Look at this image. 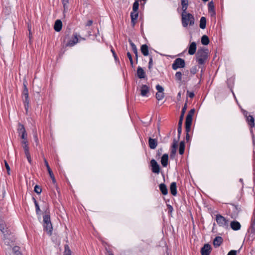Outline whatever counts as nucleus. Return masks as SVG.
Listing matches in <instances>:
<instances>
[{"label":"nucleus","instance_id":"33","mask_svg":"<svg viewBox=\"0 0 255 255\" xmlns=\"http://www.w3.org/2000/svg\"><path fill=\"white\" fill-rule=\"evenodd\" d=\"M184 149H185L184 142V141H181V142H180V143L179 144V154L181 155L183 154L184 152Z\"/></svg>","mask_w":255,"mask_h":255},{"label":"nucleus","instance_id":"2","mask_svg":"<svg viewBox=\"0 0 255 255\" xmlns=\"http://www.w3.org/2000/svg\"><path fill=\"white\" fill-rule=\"evenodd\" d=\"M181 22L184 27H186L188 25L192 26L194 24V17L189 13H182Z\"/></svg>","mask_w":255,"mask_h":255},{"label":"nucleus","instance_id":"19","mask_svg":"<svg viewBox=\"0 0 255 255\" xmlns=\"http://www.w3.org/2000/svg\"><path fill=\"white\" fill-rule=\"evenodd\" d=\"M149 146L151 149H155L157 145V141L155 139L150 137L149 138Z\"/></svg>","mask_w":255,"mask_h":255},{"label":"nucleus","instance_id":"3","mask_svg":"<svg viewBox=\"0 0 255 255\" xmlns=\"http://www.w3.org/2000/svg\"><path fill=\"white\" fill-rule=\"evenodd\" d=\"M208 50L207 49H199L196 54L197 61L199 64H204L208 58Z\"/></svg>","mask_w":255,"mask_h":255},{"label":"nucleus","instance_id":"61","mask_svg":"<svg viewBox=\"0 0 255 255\" xmlns=\"http://www.w3.org/2000/svg\"><path fill=\"white\" fill-rule=\"evenodd\" d=\"M107 255H114L111 252H109Z\"/></svg>","mask_w":255,"mask_h":255},{"label":"nucleus","instance_id":"59","mask_svg":"<svg viewBox=\"0 0 255 255\" xmlns=\"http://www.w3.org/2000/svg\"><path fill=\"white\" fill-rule=\"evenodd\" d=\"M169 208L170 211L171 212L173 210V208L172 207V206L170 205H169Z\"/></svg>","mask_w":255,"mask_h":255},{"label":"nucleus","instance_id":"22","mask_svg":"<svg viewBox=\"0 0 255 255\" xmlns=\"http://www.w3.org/2000/svg\"><path fill=\"white\" fill-rule=\"evenodd\" d=\"M223 242V239L221 237H217L213 241V245L215 247H219Z\"/></svg>","mask_w":255,"mask_h":255},{"label":"nucleus","instance_id":"39","mask_svg":"<svg viewBox=\"0 0 255 255\" xmlns=\"http://www.w3.org/2000/svg\"><path fill=\"white\" fill-rule=\"evenodd\" d=\"M33 200H34V204H35V208H36V213L37 214H39L40 209L39 205H38L37 202L36 201V200L34 198H33Z\"/></svg>","mask_w":255,"mask_h":255},{"label":"nucleus","instance_id":"53","mask_svg":"<svg viewBox=\"0 0 255 255\" xmlns=\"http://www.w3.org/2000/svg\"><path fill=\"white\" fill-rule=\"evenodd\" d=\"M50 178H51L52 180V182L53 183H55L56 182V180L55 179V177H54V174H51V175H49Z\"/></svg>","mask_w":255,"mask_h":255},{"label":"nucleus","instance_id":"35","mask_svg":"<svg viewBox=\"0 0 255 255\" xmlns=\"http://www.w3.org/2000/svg\"><path fill=\"white\" fill-rule=\"evenodd\" d=\"M44 163H45V165L47 168V171L48 172V173L49 174V175H51V174H53L49 164H48V163L47 162V161L46 160V159H45V158H44Z\"/></svg>","mask_w":255,"mask_h":255},{"label":"nucleus","instance_id":"12","mask_svg":"<svg viewBox=\"0 0 255 255\" xmlns=\"http://www.w3.org/2000/svg\"><path fill=\"white\" fill-rule=\"evenodd\" d=\"M140 95L143 97H147L149 88L147 85H142L140 88Z\"/></svg>","mask_w":255,"mask_h":255},{"label":"nucleus","instance_id":"11","mask_svg":"<svg viewBox=\"0 0 255 255\" xmlns=\"http://www.w3.org/2000/svg\"><path fill=\"white\" fill-rule=\"evenodd\" d=\"M151 166L152 167V171L153 173L158 174L160 171L159 166L154 159L150 161Z\"/></svg>","mask_w":255,"mask_h":255},{"label":"nucleus","instance_id":"8","mask_svg":"<svg viewBox=\"0 0 255 255\" xmlns=\"http://www.w3.org/2000/svg\"><path fill=\"white\" fill-rule=\"evenodd\" d=\"M185 66V63L184 59L180 58L176 59L172 65V69L174 70L178 68H183Z\"/></svg>","mask_w":255,"mask_h":255},{"label":"nucleus","instance_id":"1","mask_svg":"<svg viewBox=\"0 0 255 255\" xmlns=\"http://www.w3.org/2000/svg\"><path fill=\"white\" fill-rule=\"evenodd\" d=\"M195 110L194 109H191L188 113L185 121V128H186V140L188 141L190 138L189 132L191 129V126L192 122V117L195 113Z\"/></svg>","mask_w":255,"mask_h":255},{"label":"nucleus","instance_id":"32","mask_svg":"<svg viewBox=\"0 0 255 255\" xmlns=\"http://www.w3.org/2000/svg\"><path fill=\"white\" fill-rule=\"evenodd\" d=\"M183 118H181V117H180L179 121L178 123V127L177 129L178 133V138L180 137V134L181 133L182 131V121Z\"/></svg>","mask_w":255,"mask_h":255},{"label":"nucleus","instance_id":"58","mask_svg":"<svg viewBox=\"0 0 255 255\" xmlns=\"http://www.w3.org/2000/svg\"><path fill=\"white\" fill-rule=\"evenodd\" d=\"M177 97L178 98H180L181 97V93L179 92L177 95Z\"/></svg>","mask_w":255,"mask_h":255},{"label":"nucleus","instance_id":"54","mask_svg":"<svg viewBox=\"0 0 255 255\" xmlns=\"http://www.w3.org/2000/svg\"><path fill=\"white\" fill-rule=\"evenodd\" d=\"M93 23V21L91 20H89L87 21V23L86 24V25L87 26H90Z\"/></svg>","mask_w":255,"mask_h":255},{"label":"nucleus","instance_id":"55","mask_svg":"<svg viewBox=\"0 0 255 255\" xmlns=\"http://www.w3.org/2000/svg\"><path fill=\"white\" fill-rule=\"evenodd\" d=\"M28 31H29V39L30 40L32 38V34H31L29 26H28Z\"/></svg>","mask_w":255,"mask_h":255},{"label":"nucleus","instance_id":"63","mask_svg":"<svg viewBox=\"0 0 255 255\" xmlns=\"http://www.w3.org/2000/svg\"><path fill=\"white\" fill-rule=\"evenodd\" d=\"M79 37H80V39H82V40H85V38H82V37H81L80 36H79Z\"/></svg>","mask_w":255,"mask_h":255},{"label":"nucleus","instance_id":"25","mask_svg":"<svg viewBox=\"0 0 255 255\" xmlns=\"http://www.w3.org/2000/svg\"><path fill=\"white\" fill-rule=\"evenodd\" d=\"M141 52L144 56H147L148 53V47L147 45L143 44L141 46Z\"/></svg>","mask_w":255,"mask_h":255},{"label":"nucleus","instance_id":"24","mask_svg":"<svg viewBox=\"0 0 255 255\" xmlns=\"http://www.w3.org/2000/svg\"><path fill=\"white\" fill-rule=\"evenodd\" d=\"M170 190L171 193L173 195L175 196L177 194L176 191V183L175 182H172L170 187Z\"/></svg>","mask_w":255,"mask_h":255},{"label":"nucleus","instance_id":"13","mask_svg":"<svg viewBox=\"0 0 255 255\" xmlns=\"http://www.w3.org/2000/svg\"><path fill=\"white\" fill-rule=\"evenodd\" d=\"M211 246L208 244H205L203 248H202L201 250V253L202 255H210L211 253Z\"/></svg>","mask_w":255,"mask_h":255},{"label":"nucleus","instance_id":"36","mask_svg":"<svg viewBox=\"0 0 255 255\" xmlns=\"http://www.w3.org/2000/svg\"><path fill=\"white\" fill-rule=\"evenodd\" d=\"M164 97V93L161 92H157L156 94V98L157 100L160 101Z\"/></svg>","mask_w":255,"mask_h":255},{"label":"nucleus","instance_id":"45","mask_svg":"<svg viewBox=\"0 0 255 255\" xmlns=\"http://www.w3.org/2000/svg\"><path fill=\"white\" fill-rule=\"evenodd\" d=\"M4 165H5V167L7 170V173H8V174L9 175L10 174V167L8 165V164L6 160H4Z\"/></svg>","mask_w":255,"mask_h":255},{"label":"nucleus","instance_id":"44","mask_svg":"<svg viewBox=\"0 0 255 255\" xmlns=\"http://www.w3.org/2000/svg\"><path fill=\"white\" fill-rule=\"evenodd\" d=\"M156 89L157 90V92L164 93V89L161 86L159 85H157L156 86Z\"/></svg>","mask_w":255,"mask_h":255},{"label":"nucleus","instance_id":"15","mask_svg":"<svg viewBox=\"0 0 255 255\" xmlns=\"http://www.w3.org/2000/svg\"><path fill=\"white\" fill-rule=\"evenodd\" d=\"M196 51V44L195 42H192L189 46L188 49V53L190 55H193L195 53Z\"/></svg>","mask_w":255,"mask_h":255},{"label":"nucleus","instance_id":"10","mask_svg":"<svg viewBox=\"0 0 255 255\" xmlns=\"http://www.w3.org/2000/svg\"><path fill=\"white\" fill-rule=\"evenodd\" d=\"M23 95V101L25 109L27 111L29 107V97H28V91L27 88L23 89L22 92Z\"/></svg>","mask_w":255,"mask_h":255},{"label":"nucleus","instance_id":"40","mask_svg":"<svg viewBox=\"0 0 255 255\" xmlns=\"http://www.w3.org/2000/svg\"><path fill=\"white\" fill-rule=\"evenodd\" d=\"M175 77L177 80L181 81L182 80V73L180 72H177Z\"/></svg>","mask_w":255,"mask_h":255},{"label":"nucleus","instance_id":"5","mask_svg":"<svg viewBox=\"0 0 255 255\" xmlns=\"http://www.w3.org/2000/svg\"><path fill=\"white\" fill-rule=\"evenodd\" d=\"M0 230L4 235V244L7 245H9V238L7 237L8 235H10L9 231L7 230V228H6L5 224L3 222V221L1 220H0Z\"/></svg>","mask_w":255,"mask_h":255},{"label":"nucleus","instance_id":"17","mask_svg":"<svg viewBox=\"0 0 255 255\" xmlns=\"http://www.w3.org/2000/svg\"><path fill=\"white\" fill-rule=\"evenodd\" d=\"M168 155L167 154H164L161 157V163L163 167H166L168 164Z\"/></svg>","mask_w":255,"mask_h":255},{"label":"nucleus","instance_id":"9","mask_svg":"<svg viewBox=\"0 0 255 255\" xmlns=\"http://www.w3.org/2000/svg\"><path fill=\"white\" fill-rule=\"evenodd\" d=\"M21 145L22 148H23L24 152L25 155V156L30 164L32 163V159L30 156V154L29 152V147H28V142H21Z\"/></svg>","mask_w":255,"mask_h":255},{"label":"nucleus","instance_id":"51","mask_svg":"<svg viewBox=\"0 0 255 255\" xmlns=\"http://www.w3.org/2000/svg\"><path fill=\"white\" fill-rule=\"evenodd\" d=\"M152 66V58L151 57L149 59V61L148 63V68L150 69Z\"/></svg>","mask_w":255,"mask_h":255},{"label":"nucleus","instance_id":"31","mask_svg":"<svg viewBox=\"0 0 255 255\" xmlns=\"http://www.w3.org/2000/svg\"><path fill=\"white\" fill-rule=\"evenodd\" d=\"M251 231L252 233H255V210L254 213V216L252 221Z\"/></svg>","mask_w":255,"mask_h":255},{"label":"nucleus","instance_id":"62","mask_svg":"<svg viewBox=\"0 0 255 255\" xmlns=\"http://www.w3.org/2000/svg\"><path fill=\"white\" fill-rule=\"evenodd\" d=\"M23 86H24V88H27L26 86V85L24 83H23Z\"/></svg>","mask_w":255,"mask_h":255},{"label":"nucleus","instance_id":"46","mask_svg":"<svg viewBox=\"0 0 255 255\" xmlns=\"http://www.w3.org/2000/svg\"><path fill=\"white\" fill-rule=\"evenodd\" d=\"M127 56H128V58H129L131 65L132 66L133 63V60L132 59L131 55L130 54V53L129 52H128L127 53Z\"/></svg>","mask_w":255,"mask_h":255},{"label":"nucleus","instance_id":"23","mask_svg":"<svg viewBox=\"0 0 255 255\" xmlns=\"http://www.w3.org/2000/svg\"><path fill=\"white\" fill-rule=\"evenodd\" d=\"M182 13H187L186 10L188 5V0H181Z\"/></svg>","mask_w":255,"mask_h":255},{"label":"nucleus","instance_id":"6","mask_svg":"<svg viewBox=\"0 0 255 255\" xmlns=\"http://www.w3.org/2000/svg\"><path fill=\"white\" fill-rule=\"evenodd\" d=\"M18 131L21 138L22 139L21 142H28L27 134L23 125L20 124H18Z\"/></svg>","mask_w":255,"mask_h":255},{"label":"nucleus","instance_id":"60","mask_svg":"<svg viewBox=\"0 0 255 255\" xmlns=\"http://www.w3.org/2000/svg\"><path fill=\"white\" fill-rule=\"evenodd\" d=\"M64 255H71L70 254V251L66 253Z\"/></svg>","mask_w":255,"mask_h":255},{"label":"nucleus","instance_id":"18","mask_svg":"<svg viewBox=\"0 0 255 255\" xmlns=\"http://www.w3.org/2000/svg\"><path fill=\"white\" fill-rule=\"evenodd\" d=\"M62 27V23L61 21L60 20H56L54 26V30L56 31L59 32L61 30Z\"/></svg>","mask_w":255,"mask_h":255},{"label":"nucleus","instance_id":"48","mask_svg":"<svg viewBox=\"0 0 255 255\" xmlns=\"http://www.w3.org/2000/svg\"><path fill=\"white\" fill-rule=\"evenodd\" d=\"M176 150H177L176 149L171 148V155H170V156L171 157H173L175 155Z\"/></svg>","mask_w":255,"mask_h":255},{"label":"nucleus","instance_id":"34","mask_svg":"<svg viewBox=\"0 0 255 255\" xmlns=\"http://www.w3.org/2000/svg\"><path fill=\"white\" fill-rule=\"evenodd\" d=\"M19 248L17 246H15L12 249V255H22L20 252H19Z\"/></svg>","mask_w":255,"mask_h":255},{"label":"nucleus","instance_id":"64","mask_svg":"<svg viewBox=\"0 0 255 255\" xmlns=\"http://www.w3.org/2000/svg\"><path fill=\"white\" fill-rule=\"evenodd\" d=\"M203 0V1H204V2H206V1H208L209 0Z\"/></svg>","mask_w":255,"mask_h":255},{"label":"nucleus","instance_id":"57","mask_svg":"<svg viewBox=\"0 0 255 255\" xmlns=\"http://www.w3.org/2000/svg\"><path fill=\"white\" fill-rule=\"evenodd\" d=\"M34 139H35V142L37 143V144L38 143V137H37V135H34Z\"/></svg>","mask_w":255,"mask_h":255},{"label":"nucleus","instance_id":"29","mask_svg":"<svg viewBox=\"0 0 255 255\" xmlns=\"http://www.w3.org/2000/svg\"><path fill=\"white\" fill-rule=\"evenodd\" d=\"M247 121L248 124L251 127H254L255 126V120L253 117L252 116H249L247 117Z\"/></svg>","mask_w":255,"mask_h":255},{"label":"nucleus","instance_id":"27","mask_svg":"<svg viewBox=\"0 0 255 255\" xmlns=\"http://www.w3.org/2000/svg\"><path fill=\"white\" fill-rule=\"evenodd\" d=\"M206 26V19L205 17L202 16L200 20V27L201 29H205Z\"/></svg>","mask_w":255,"mask_h":255},{"label":"nucleus","instance_id":"28","mask_svg":"<svg viewBox=\"0 0 255 255\" xmlns=\"http://www.w3.org/2000/svg\"><path fill=\"white\" fill-rule=\"evenodd\" d=\"M128 41L130 43V45L131 47V48H132V50L133 53L135 55V56H136V58L137 59V54H138L137 48H136L135 45L131 41V40L129 39Z\"/></svg>","mask_w":255,"mask_h":255},{"label":"nucleus","instance_id":"52","mask_svg":"<svg viewBox=\"0 0 255 255\" xmlns=\"http://www.w3.org/2000/svg\"><path fill=\"white\" fill-rule=\"evenodd\" d=\"M209 10H212L214 9V5L212 2H210L209 3Z\"/></svg>","mask_w":255,"mask_h":255},{"label":"nucleus","instance_id":"41","mask_svg":"<svg viewBox=\"0 0 255 255\" xmlns=\"http://www.w3.org/2000/svg\"><path fill=\"white\" fill-rule=\"evenodd\" d=\"M187 107V104L185 103L182 109V113H181V114L180 116V117H181V118H184V114L186 111Z\"/></svg>","mask_w":255,"mask_h":255},{"label":"nucleus","instance_id":"20","mask_svg":"<svg viewBox=\"0 0 255 255\" xmlns=\"http://www.w3.org/2000/svg\"><path fill=\"white\" fill-rule=\"evenodd\" d=\"M137 75L139 78H144L145 76V73L143 69L140 67H138L137 70Z\"/></svg>","mask_w":255,"mask_h":255},{"label":"nucleus","instance_id":"38","mask_svg":"<svg viewBox=\"0 0 255 255\" xmlns=\"http://www.w3.org/2000/svg\"><path fill=\"white\" fill-rule=\"evenodd\" d=\"M138 7H139V3H138V1H135L133 4V6H132V11H137V10L138 9Z\"/></svg>","mask_w":255,"mask_h":255},{"label":"nucleus","instance_id":"49","mask_svg":"<svg viewBox=\"0 0 255 255\" xmlns=\"http://www.w3.org/2000/svg\"><path fill=\"white\" fill-rule=\"evenodd\" d=\"M187 95L189 97L192 98L194 96V93L193 92L187 91Z\"/></svg>","mask_w":255,"mask_h":255},{"label":"nucleus","instance_id":"16","mask_svg":"<svg viewBox=\"0 0 255 255\" xmlns=\"http://www.w3.org/2000/svg\"><path fill=\"white\" fill-rule=\"evenodd\" d=\"M231 227L234 231H238L241 229L240 223L238 221H233L231 223Z\"/></svg>","mask_w":255,"mask_h":255},{"label":"nucleus","instance_id":"26","mask_svg":"<svg viewBox=\"0 0 255 255\" xmlns=\"http://www.w3.org/2000/svg\"><path fill=\"white\" fill-rule=\"evenodd\" d=\"M159 189L161 191V193L164 195H166L168 193L167 188L166 186V185L164 184H160L159 185Z\"/></svg>","mask_w":255,"mask_h":255},{"label":"nucleus","instance_id":"7","mask_svg":"<svg viewBox=\"0 0 255 255\" xmlns=\"http://www.w3.org/2000/svg\"><path fill=\"white\" fill-rule=\"evenodd\" d=\"M216 220L219 226L227 227L228 226L229 221L221 215H217Z\"/></svg>","mask_w":255,"mask_h":255},{"label":"nucleus","instance_id":"50","mask_svg":"<svg viewBox=\"0 0 255 255\" xmlns=\"http://www.w3.org/2000/svg\"><path fill=\"white\" fill-rule=\"evenodd\" d=\"M227 255H237V251L232 250L228 253Z\"/></svg>","mask_w":255,"mask_h":255},{"label":"nucleus","instance_id":"37","mask_svg":"<svg viewBox=\"0 0 255 255\" xmlns=\"http://www.w3.org/2000/svg\"><path fill=\"white\" fill-rule=\"evenodd\" d=\"M69 0H62L64 11H66L68 10V4L69 3Z\"/></svg>","mask_w":255,"mask_h":255},{"label":"nucleus","instance_id":"4","mask_svg":"<svg viewBox=\"0 0 255 255\" xmlns=\"http://www.w3.org/2000/svg\"><path fill=\"white\" fill-rule=\"evenodd\" d=\"M43 227L44 230L48 234L51 235L53 230V227L50 220V217L49 214H45L43 216Z\"/></svg>","mask_w":255,"mask_h":255},{"label":"nucleus","instance_id":"21","mask_svg":"<svg viewBox=\"0 0 255 255\" xmlns=\"http://www.w3.org/2000/svg\"><path fill=\"white\" fill-rule=\"evenodd\" d=\"M138 16V13L137 11H132L130 13L131 21L132 24L134 25L135 23V21L137 19Z\"/></svg>","mask_w":255,"mask_h":255},{"label":"nucleus","instance_id":"42","mask_svg":"<svg viewBox=\"0 0 255 255\" xmlns=\"http://www.w3.org/2000/svg\"><path fill=\"white\" fill-rule=\"evenodd\" d=\"M34 191L38 194H39L41 193L42 189L39 186L35 185L34 187Z\"/></svg>","mask_w":255,"mask_h":255},{"label":"nucleus","instance_id":"30","mask_svg":"<svg viewBox=\"0 0 255 255\" xmlns=\"http://www.w3.org/2000/svg\"><path fill=\"white\" fill-rule=\"evenodd\" d=\"M201 43L202 44H203L204 45H207L209 44V39L207 35H204L202 37Z\"/></svg>","mask_w":255,"mask_h":255},{"label":"nucleus","instance_id":"14","mask_svg":"<svg viewBox=\"0 0 255 255\" xmlns=\"http://www.w3.org/2000/svg\"><path fill=\"white\" fill-rule=\"evenodd\" d=\"M73 38H72L71 40L69 41V42L66 44L67 46H73L76 43L78 42V37L79 36L77 33H74L73 35Z\"/></svg>","mask_w":255,"mask_h":255},{"label":"nucleus","instance_id":"47","mask_svg":"<svg viewBox=\"0 0 255 255\" xmlns=\"http://www.w3.org/2000/svg\"><path fill=\"white\" fill-rule=\"evenodd\" d=\"M197 72V69L196 66L192 67L190 69V72L191 74L194 75Z\"/></svg>","mask_w":255,"mask_h":255},{"label":"nucleus","instance_id":"56","mask_svg":"<svg viewBox=\"0 0 255 255\" xmlns=\"http://www.w3.org/2000/svg\"><path fill=\"white\" fill-rule=\"evenodd\" d=\"M111 51L113 53V56H114L115 58L116 59L117 57L115 52L113 49H112Z\"/></svg>","mask_w":255,"mask_h":255},{"label":"nucleus","instance_id":"43","mask_svg":"<svg viewBox=\"0 0 255 255\" xmlns=\"http://www.w3.org/2000/svg\"><path fill=\"white\" fill-rule=\"evenodd\" d=\"M179 138H179L178 137L177 140L174 139L171 148H175V149H177V146H178V141Z\"/></svg>","mask_w":255,"mask_h":255}]
</instances>
